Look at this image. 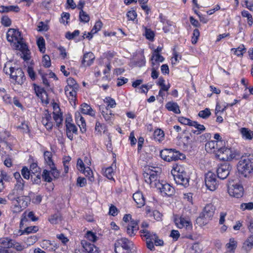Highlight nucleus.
Segmentation results:
<instances>
[{
	"mask_svg": "<svg viewBox=\"0 0 253 253\" xmlns=\"http://www.w3.org/2000/svg\"><path fill=\"white\" fill-rule=\"evenodd\" d=\"M3 71L18 84H22L25 81L26 78L21 68L12 67L10 62H7L5 64Z\"/></svg>",
	"mask_w": 253,
	"mask_h": 253,
	"instance_id": "nucleus-1",
	"label": "nucleus"
},
{
	"mask_svg": "<svg viewBox=\"0 0 253 253\" xmlns=\"http://www.w3.org/2000/svg\"><path fill=\"white\" fill-rule=\"evenodd\" d=\"M238 170L244 177H248L253 171V155L243 156L237 165Z\"/></svg>",
	"mask_w": 253,
	"mask_h": 253,
	"instance_id": "nucleus-2",
	"label": "nucleus"
},
{
	"mask_svg": "<svg viewBox=\"0 0 253 253\" xmlns=\"http://www.w3.org/2000/svg\"><path fill=\"white\" fill-rule=\"evenodd\" d=\"M171 174L176 184L185 187L189 186V176L181 166H176L171 170Z\"/></svg>",
	"mask_w": 253,
	"mask_h": 253,
	"instance_id": "nucleus-3",
	"label": "nucleus"
},
{
	"mask_svg": "<svg viewBox=\"0 0 253 253\" xmlns=\"http://www.w3.org/2000/svg\"><path fill=\"white\" fill-rule=\"evenodd\" d=\"M7 40L8 42L13 43L15 49L19 47L25 49L26 43L23 41L21 33L16 29H9L6 34Z\"/></svg>",
	"mask_w": 253,
	"mask_h": 253,
	"instance_id": "nucleus-4",
	"label": "nucleus"
},
{
	"mask_svg": "<svg viewBox=\"0 0 253 253\" xmlns=\"http://www.w3.org/2000/svg\"><path fill=\"white\" fill-rule=\"evenodd\" d=\"M114 246L116 253H130L133 244L127 238H122L115 242Z\"/></svg>",
	"mask_w": 253,
	"mask_h": 253,
	"instance_id": "nucleus-5",
	"label": "nucleus"
},
{
	"mask_svg": "<svg viewBox=\"0 0 253 253\" xmlns=\"http://www.w3.org/2000/svg\"><path fill=\"white\" fill-rule=\"evenodd\" d=\"M160 156L162 159L169 162L182 160L185 158L183 153L174 149H166L162 150Z\"/></svg>",
	"mask_w": 253,
	"mask_h": 253,
	"instance_id": "nucleus-6",
	"label": "nucleus"
},
{
	"mask_svg": "<svg viewBox=\"0 0 253 253\" xmlns=\"http://www.w3.org/2000/svg\"><path fill=\"white\" fill-rule=\"evenodd\" d=\"M44 158L46 163L51 169V174L55 179H58L60 176V171L56 168L52 160V153L49 151H45L44 152Z\"/></svg>",
	"mask_w": 253,
	"mask_h": 253,
	"instance_id": "nucleus-7",
	"label": "nucleus"
},
{
	"mask_svg": "<svg viewBox=\"0 0 253 253\" xmlns=\"http://www.w3.org/2000/svg\"><path fill=\"white\" fill-rule=\"evenodd\" d=\"M205 182L206 187L211 191H214L218 187L216 175L211 171L205 174Z\"/></svg>",
	"mask_w": 253,
	"mask_h": 253,
	"instance_id": "nucleus-8",
	"label": "nucleus"
},
{
	"mask_svg": "<svg viewBox=\"0 0 253 253\" xmlns=\"http://www.w3.org/2000/svg\"><path fill=\"white\" fill-rule=\"evenodd\" d=\"M141 237L145 238V239L153 240L154 241V244L156 246H162L164 245V241L160 239L158 235L154 232H152L147 229H141L140 231Z\"/></svg>",
	"mask_w": 253,
	"mask_h": 253,
	"instance_id": "nucleus-9",
	"label": "nucleus"
},
{
	"mask_svg": "<svg viewBox=\"0 0 253 253\" xmlns=\"http://www.w3.org/2000/svg\"><path fill=\"white\" fill-rule=\"evenodd\" d=\"M228 192L231 196L239 198L243 195L244 189L239 183H230L228 186Z\"/></svg>",
	"mask_w": 253,
	"mask_h": 253,
	"instance_id": "nucleus-10",
	"label": "nucleus"
},
{
	"mask_svg": "<svg viewBox=\"0 0 253 253\" xmlns=\"http://www.w3.org/2000/svg\"><path fill=\"white\" fill-rule=\"evenodd\" d=\"M215 210V208L212 204H207L202 212L200 214L199 216L197 218V220L198 221L202 219L211 220L214 215Z\"/></svg>",
	"mask_w": 253,
	"mask_h": 253,
	"instance_id": "nucleus-11",
	"label": "nucleus"
},
{
	"mask_svg": "<svg viewBox=\"0 0 253 253\" xmlns=\"http://www.w3.org/2000/svg\"><path fill=\"white\" fill-rule=\"evenodd\" d=\"M231 169V167L228 163L221 164L216 170L218 177L221 179H225L229 175Z\"/></svg>",
	"mask_w": 253,
	"mask_h": 253,
	"instance_id": "nucleus-12",
	"label": "nucleus"
},
{
	"mask_svg": "<svg viewBox=\"0 0 253 253\" xmlns=\"http://www.w3.org/2000/svg\"><path fill=\"white\" fill-rule=\"evenodd\" d=\"M99 110L105 121L110 125L113 124L114 115L112 113V111L106 107L105 105H100Z\"/></svg>",
	"mask_w": 253,
	"mask_h": 253,
	"instance_id": "nucleus-13",
	"label": "nucleus"
},
{
	"mask_svg": "<svg viewBox=\"0 0 253 253\" xmlns=\"http://www.w3.org/2000/svg\"><path fill=\"white\" fill-rule=\"evenodd\" d=\"M156 188L159 189L161 192L168 196H171L174 193V189L169 184H162L160 182H158L156 185Z\"/></svg>",
	"mask_w": 253,
	"mask_h": 253,
	"instance_id": "nucleus-14",
	"label": "nucleus"
},
{
	"mask_svg": "<svg viewBox=\"0 0 253 253\" xmlns=\"http://www.w3.org/2000/svg\"><path fill=\"white\" fill-rule=\"evenodd\" d=\"M66 134L69 139L71 140L74 139V134H77L78 128L73 124L66 121Z\"/></svg>",
	"mask_w": 253,
	"mask_h": 253,
	"instance_id": "nucleus-15",
	"label": "nucleus"
},
{
	"mask_svg": "<svg viewBox=\"0 0 253 253\" xmlns=\"http://www.w3.org/2000/svg\"><path fill=\"white\" fill-rule=\"evenodd\" d=\"M81 245L83 248L87 253H99V249L94 244L87 242L85 240L81 241Z\"/></svg>",
	"mask_w": 253,
	"mask_h": 253,
	"instance_id": "nucleus-16",
	"label": "nucleus"
},
{
	"mask_svg": "<svg viewBox=\"0 0 253 253\" xmlns=\"http://www.w3.org/2000/svg\"><path fill=\"white\" fill-rule=\"evenodd\" d=\"M139 227L137 221L131 220L126 227V233L130 237L133 236L138 230Z\"/></svg>",
	"mask_w": 253,
	"mask_h": 253,
	"instance_id": "nucleus-17",
	"label": "nucleus"
},
{
	"mask_svg": "<svg viewBox=\"0 0 253 253\" xmlns=\"http://www.w3.org/2000/svg\"><path fill=\"white\" fill-rule=\"evenodd\" d=\"M76 122L80 128V130L82 133L86 131V123L84 119L82 116L80 112H77L75 113Z\"/></svg>",
	"mask_w": 253,
	"mask_h": 253,
	"instance_id": "nucleus-18",
	"label": "nucleus"
},
{
	"mask_svg": "<svg viewBox=\"0 0 253 253\" xmlns=\"http://www.w3.org/2000/svg\"><path fill=\"white\" fill-rule=\"evenodd\" d=\"M147 176H148V179H146V182L150 184L152 186H155L158 184V172L155 171H151L149 173L147 172Z\"/></svg>",
	"mask_w": 253,
	"mask_h": 253,
	"instance_id": "nucleus-19",
	"label": "nucleus"
},
{
	"mask_svg": "<svg viewBox=\"0 0 253 253\" xmlns=\"http://www.w3.org/2000/svg\"><path fill=\"white\" fill-rule=\"evenodd\" d=\"M94 59L95 56L93 53L87 52L84 55L82 60V65L84 67L89 66L93 63Z\"/></svg>",
	"mask_w": 253,
	"mask_h": 253,
	"instance_id": "nucleus-20",
	"label": "nucleus"
},
{
	"mask_svg": "<svg viewBox=\"0 0 253 253\" xmlns=\"http://www.w3.org/2000/svg\"><path fill=\"white\" fill-rule=\"evenodd\" d=\"M177 226L179 228L186 227L187 229H191L192 228V225L190 220L188 218L184 217H180L179 221L176 223Z\"/></svg>",
	"mask_w": 253,
	"mask_h": 253,
	"instance_id": "nucleus-21",
	"label": "nucleus"
},
{
	"mask_svg": "<svg viewBox=\"0 0 253 253\" xmlns=\"http://www.w3.org/2000/svg\"><path fill=\"white\" fill-rule=\"evenodd\" d=\"M51 120V115L47 111H46L44 116L42 117V123L47 129H51L52 128L53 125Z\"/></svg>",
	"mask_w": 253,
	"mask_h": 253,
	"instance_id": "nucleus-22",
	"label": "nucleus"
},
{
	"mask_svg": "<svg viewBox=\"0 0 253 253\" xmlns=\"http://www.w3.org/2000/svg\"><path fill=\"white\" fill-rule=\"evenodd\" d=\"M133 199L138 205V207L141 208L145 204V199L141 192L137 191L133 195Z\"/></svg>",
	"mask_w": 253,
	"mask_h": 253,
	"instance_id": "nucleus-23",
	"label": "nucleus"
},
{
	"mask_svg": "<svg viewBox=\"0 0 253 253\" xmlns=\"http://www.w3.org/2000/svg\"><path fill=\"white\" fill-rule=\"evenodd\" d=\"M65 93L68 97L70 102L72 101L75 102L76 99L77 91L78 89H73L69 86H65Z\"/></svg>",
	"mask_w": 253,
	"mask_h": 253,
	"instance_id": "nucleus-24",
	"label": "nucleus"
},
{
	"mask_svg": "<svg viewBox=\"0 0 253 253\" xmlns=\"http://www.w3.org/2000/svg\"><path fill=\"white\" fill-rule=\"evenodd\" d=\"M219 159L224 161H228L233 159L235 156L229 148H225L223 155H219Z\"/></svg>",
	"mask_w": 253,
	"mask_h": 253,
	"instance_id": "nucleus-25",
	"label": "nucleus"
},
{
	"mask_svg": "<svg viewBox=\"0 0 253 253\" xmlns=\"http://www.w3.org/2000/svg\"><path fill=\"white\" fill-rule=\"evenodd\" d=\"M81 111L83 114L88 115L92 117L95 115V111L90 106L86 103H83L81 105Z\"/></svg>",
	"mask_w": 253,
	"mask_h": 253,
	"instance_id": "nucleus-26",
	"label": "nucleus"
},
{
	"mask_svg": "<svg viewBox=\"0 0 253 253\" xmlns=\"http://www.w3.org/2000/svg\"><path fill=\"white\" fill-rule=\"evenodd\" d=\"M166 108L169 111H172L175 114H180V110L177 103L169 101L166 104Z\"/></svg>",
	"mask_w": 253,
	"mask_h": 253,
	"instance_id": "nucleus-27",
	"label": "nucleus"
},
{
	"mask_svg": "<svg viewBox=\"0 0 253 253\" xmlns=\"http://www.w3.org/2000/svg\"><path fill=\"white\" fill-rule=\"evenodd\" d=\"M242 137L247 140H252L253 138V131L248 128L242 127L240 129Z\"/></svg>",
	"mask_w": 253,
	"mask_h": 253,
	"instance_id": "nucleus-28",
	"label": "nucleus"
},
{
	"mask_svg": "<svg viewBox=\"0 0 253 253\" xmlns=\"http://www.w3.org/2000/svg\"><path fill=\"white\" fill-rule=\"evenodd\" d=\"M217 149V142L216 141H209L205 145V149L209 153H215Z\"/></svg>",
	"mask_w": 253,
	"mask_h": 253,
	"instance_id": "nucleus-29",
	"label": "nucleus"
},
{
	"mask_svg": "<svg viewBox=\"0 0 253 253\" xmlns=\"http://www.w3.org/2000/svg\"><path fill=\"white\" fill-rule=\"evenodd\" d=\"M20 10L19 7L16 5H8V6H0V12L5 13L8 12L10 11H14L16 12H19Z\"/></svg>",
	"mask_w": 253,
	"mask_h": 253,
	"instance_id": "nucleus-30",
	"label": "nucleus"
},
{
	"mask_svg": "<svg viewBox=\"0 0 253 253\" xmlns=\"http://www.w3.org/2000/svg\"><path fill=\"white\" fill-rule=\"evenodd\" d=\"M237 246V242L234 238H230L229 239V242L226 245V248L227 250L226 253H234Z\"/></svg>",
	"mask_w": 253,
	"mask_h": 253,
	"instance_id": "nucleus-31",
	"label": "nucleus"
},
{
	"mask_svg": "<svg viewBox=\"0 0 253 253\" xmlns=\"http://www.w3.org/2000/svg\"><path fill=\"white\" fill-rule=\"evenodd\" d=\"M18 202L20 205V207L23 210L26 208L28 204L30 203L31 199L30 197L27 196H20L18 199H17Z\"/></svg>",
	"mask_w": 253,
	"mask_h": 253,
	"instance_id": "nucleus-32",
	"label": "nucleus"
},
{
	"mask_svg": "<svg viewBox=\"0 0 253 253\" xmlns=\"http://www.w3.org/2000/svg\"><path fill=\"white\" fill-rule=\"evenodd\" d=\"M39 230V227L37 226H28L26 227L24 230L19 229L18 230V233L20 234V235H22L25 233L29 234L30 233H34L37 232Z\"/></svg>",
	"mask_w": 253,
	"mask_h": 253,
	"instance_id": "nucleus-33",
	"label": "nucleus"
},
{
	"mask_svg": "<svg viewBox=\"0 0 253 253\" xmlns=\"http://www.w3.org/2000/svg\"><path fill=\"white\" fill-rule=\"evenodd\" d=\"M12 240L8 238H0V246L1 248L8 249L12 247Z\"/></svg>",
	"mask_w": 253,
	"mask_h": 253,
	"instance_id": "nucleus-34",
	"label": "nucleus"
},
{
	"mask_svg": "<svg viewBox=\"0 0 253 253\" xmlns=\"http://www.w3.org/2000/svg\"><path fill=\"white\" fill-rule=\"evenodd\" d=\"M42 176L45 181L49 183L51 182L53 179H55L51 174V169L50 170L44 169L42 171Z\"/></svg>",
	"mask_w": 253,
	"mask_h": 253,
	"instance_id": "nucleus-35",
	"label": "nucleus"
},
{
	"mask_svg": "<svg viewBox=\"0 0 253 253\" xmlns=\"http://www.w3.org/2000/svg\"><path fill=\"white\" fill-rule=\"evenodd\" d=\"M23 194L18 191L13 189L8 195L7 198L10 201H14V199H17Z\"/></svg>",
	"mask_w": 253,
	"mask_h": 253,
	"instance_id": "nucleus-36",
	"label": "nucleus"
},
{
	"mask_svg": "<svg viewBox=\"0 0 253 253\" xmlns=\"http://www.w3.org/2000/svg\"><path fill=\"white\" fill-rule=\"evenodd\" d=\"M231 50H234L235 54L238 56H242L246 51V48L243 44L241 45L238 47L232 48Z\"/></svg>",
	"mask_w": 253,
	"mask_h": 253,
	"instance_id": "nucleus-37",
	"label": "nucleus"
},
{
	"mask_svg": "<svg viewBox=\"0 0 253 253\" xmlns=\"http://www.w3.org/2000/svg\"><path fill=\"white\" fill-rule=\"evenodd\" d=\"M82 171L85 176L88 177V180L90 182L94 181V178L93 176V172L89 167H87V168H85L83 170H82Z\"/></svg>",
	"mask_w": 253,
	"mask_h": 253,
	"instance_id": "nucleus-38",
	"label": "nucleus"
},
{
	"mask_svg": "<svg viewBox=\"0 0 253 253\" xmlns=\"http://www.w3.org/2000/svg\"><path fill=\"white\" fill-rule=\"evenodd\" d=\"M37 43L40 51L42 53H44L45 51V41L43 38L42 37H40L37 41Z\"/></svg>",
	"mask_w": 253,
	"mask_h": 253,
	"instance_id": "nucleus-39",
	"label": "nucleus"
},
{
	"mask_svg": "<svg viewBox=\"0 0 253 253\" xmlns=\"http://www.w3.org/2000/svg\"><path fill=\"white\" fill-rule=\"evenodd\" d=\"M67 83L68 85L66 86L70 87L73 89H79V84L77 82L72 78H69L67 80Z\"/></svg>",
	"mask_w": 253,
	"mask_h": 253,
	"instance_id": "nucleus-40",
	"label": "nucleus"
},
{
	"mask_svg": "<svg viewBox=\"0 0 253 253\" xmlns=\"http://www.w3.org/2000/svg\"><path fill=\"white\" fill-rule=\"evenodd\" d=\"M102 171H103V174L109 179H113L114 171L112 167L105 169L104 170L102 169Z\"/></svg>",
	"mask_w": 253,
	"mask_h": 253,
	"instance_id": "nucleus-41",
	"label": "nucleus"
},
{
	"mask_svg": "<svg viewBox=\"0 0 253 253\" xmlns=\"http://www.w3.org/2000/svg\"><path fill=\"white\" fill-rule=\"evenodd\" d=\"M12 204V211L14 213H18L21 212L22 210L20 207V205L17 200V199H14V201H11Z\"/></svg>",
	"mask_w": 253,
	"mask_h": 253,
	"instance_id": "nucleus-42",
	"label": "nucleus"
},
{
	"mask_svg": "<svg viewBox=\"0 0 253 253\" xmlns=\"http://www.w3.org/2000/svg\"><path fill=\"white\" fill-rule=\"evenodd\" d=\"M4 149H5V151H4L5 154L6 151H10L11 148L5 140L0 138V152L2 151Z\"/></svg>",
	"mask_w": 253,
	"mask_h": 253,
	"instance_id": "nucleus-43",
	"label": "nucleus"
},
{
	"mask_svg": "<svg viewBox=\"0 0 253 253\" xmlns=\"http://www.w3.org/2000/svg\"><path fill=\"white\" fill-rule=\"evenodd\" d=\"M79 17L80 21L84 23L89 22L90 20V17L88 14L84 12L83 9H82L80 12Z\"/></svg>",
	"mask_w": 253,
	"mask_h": 253,
	"instance_id": "nucleus-44",
	"label": "nucleus"
},
{
	"mask_svg": "<svg viewBox=\"0 0 253 253\" xmlns=\"http://www.w3.org/2000/svg\"><path fill=\"white\" fill-rule=\"evenodd\" d=\"M24 187V181L23 179H20V181H16V183L15 184L13 189L23 194Z\"/></svg>",
	"mask_w": 253,
	"mask_h": 253,
	"instance_id": "nucleus-45",
	"label": "nucleus"
},
{
	"mask_svg": "<svg viewBox=\"0 0 253 253\" xmlns=\"http://www.w3.org/2000/svg\"><path fill=\"white\" fill-rule=\"evenodd\" d=\"M202 249L198 243H194L189 249V253H200Z\"/></svg>",
	"mask_w": 253,
	"mask_h": 253,
	"instance_id": "nucleus-46",
	"label": "nucleus"
},
{
	"mask_svg": "<svg viewBox=\"0 0 253 253\" xmlns=\"http://www.w3.org/2000/svg\"><path fill=\"white\" fill-rule=\"evenodd\" d=\"M16 49L22 51L23 54L22 58L25 61L28 60L30 59V52L29 50L28 49L27 45L26 44L25 49H22L19 47Z\"/></svg>",
	"mask_w": 253,
	"mask_h": 253,
	"instance_id": "nucleus-47",
	"label": "nucleus"
},
{
	"mask_svg": "<svg viewBox=\"0 0 253 253\" xmlns=\"http://www.w3.org/2000/svg\"><path fill=\"white\" fill-rule=\"evenodd\" d=\"M211 115L210 109L206 108L204 110L200 111L198 113V116L204 119L208 118Z\"/></svg>",
	"mask_w": 253,
	"mask_h": 253,
	"instance_id": "nucleus-48",
	"label": "nucleus"
},
{
	"mask_svg": "<svg viewBox=\"0 0 253 253\" xmlns=\"http://www.w3.org/2000/svg\"><path fill=\"white\" fill-rule=\"evenodd\" d=\"M145 35L147 39L150 41H153L155 34L151 29L145 27Z\"/></svg>",
	"mask_w": 253,
	"mask_h": 253,
	"instance_id": "nucleus-49",
	"label": "nucleus"
},
{
	"mask_svg": "<svg viewBox=\"0 0 253 253\" xmlns=\"http://www.w3.org/2000/svg\"><path fill=\"white\" fill-rule=\"evenodd\" d=\"M152 73H151V77L156 79L158 78L159 76V73L156 71V69H158L159 64H156L155 62H152Z\"/></svg>",
	"mask_w": 253,
	"mask_h": 253,
	"instance_id": "nucleus-50",
	"label": "nucleus"
},
{
	"mask_svg": "<svg viewBox=\"0 0 253 253\" xmlns=\"http://www.w3.org/2000/svg\"><path fill=\"white\" fill-rule=\"evenodd\" d=\"M151 60L152 62H155L156 64L159 62H162L164 60V58L159 54H153Z\"/></svg>",
	"mask_w": 253,
	"mask_h": 253,
	"instance_id": "nucleus-51",
	"label": "nucleus"
},
{
	"mask_svg": "<svg viewBox=\"0 0 253 253\" xmlns=\"http://www.w3.org/2000/svg\"><path fill=\"white\" fill-rule=\"evenodd\" d=\"M154 138L158 141H160L164 137V131L161 129H157L154 132Z\"/></svg>",
	"mask_w": 253,
	"mask_h": 253,
	"instance_id": "nucleus-52",
	"label": "nucleus"
},
{
	"mask_svg": "<svg viewBox=\"0 0 253 253\" xmlns=\"http://www.w3.org/2000/svg\"><path fill=\"white\" fill-rule=\"evenodd\" d=\"M104 101L107 104V106L106 107L108 108H114L116 105L115 100L110 97H106Z\"/></svg>",
	"mask_w": 253,
	"mask_h": 253,
	"instance_id": "nucleus-53",
	"label": "nucleus"
},
{
	"mask_svg": "<svg viewBox=\"0 0 253 253\" xmlns=\"http://www.w3.org/2000/svg\"><path fill=\"white\" fill-rule=\"evenodd\" d=\"M1 23L5 27H9L11 24V20L7 16H3L1 17Z\"/></svg>",
	"mask_w": 253,
	"mask_h": 253,
	"instance_id": "nucleus-54",
	"label": "nucleus"
},
{
	"mask_svg": "<svg viewBox=\"0 0 253 253\" xmlns=\"http://www.w3.org/2000/svg\"><path fill=\"white\" fill-rule=\"evenodd\" d=\"M80 31L78 30L74 31L73 33L68 32L66 33L65 37L68 40H72L75 37L79 35Z\"/></svg>",
	"mask_w": 253,
	"mask_h": 253,
	"instance_id": "nucleus-55",
	"label": "nucleus"
},
{
	"mask_svg": "<svg viewBox=\"0 0 253 253\" xmlns=\"http://www.w3.org/2000/svg\"><path fill=\"white\" fill-rule=\"evenodd\" d=\"M42 62L43 65L45 67H46V68L49 67L51 65V61H50V59L49 56L47 55H44L43 56Z\"/></svg>",
	"mask_w": 253,
	"mask_h": 253,
	"instance_id": "nucleus-56",
	"label": "nucleus"
},
{
	"mask_svg": "<svg viewBox=\"0 0 253 253\" xmlns=\"http://www.w3.org/2000/svg\"><path fill=\"white\" fill-rule=\"evenodd\" d=\"M38 241V238L36 235H33L28 237L27 238L26 241V243L28 246H31L33 245L35 243H36Z\"/></svg>",
	"mask_w": 253,
	"mask_h": 253,
	"instance_id": "nucleus-57",
	"label": "nucleus"
},
{
	"mask_svg": "<svg viewBox=\"0 0 253 253\" xmlns=\"http://www.w3.org/2000/svg\"><path fill=\"white\" fill-rule=\"evenodd\" d=\"M103 24L100 20L97 21L92 29V33H96L102 28Z\"/></svg>",
	"mask_w": 253,
	"mask_h": 253,
	"instance_id": "nucleus-58",
	"label": "nucleus"
},
{
	"mask_svg": "<svg viewBox=\"0 0 253 253\" xmlns=\"http://www.w3.org/2000/svg\"><path fill=\"white\" fill-rule=\"evenodd\" d=\"M15 249L17 251H21L24 249V247L22 246L21 244L16 242L14 241H12V247Z\"/></svg>",
	"mask_w": 253,
	"mask_h": 253,
	"instance_id": "nucleus-59",
	"label": "nucleus"
},
{
	"mask_svg": "<svg viewBox=\"0 0 253 253\" xmlns=\"http://www.w3.org/2000/svg\"><path fill=\"white\" fill-rule=\"evenodd\" d=\"M86 238L90 241L95 242L97 240V237L93 232L88 231L86 234Z\"/></svg>",
	"mask_w": 253,
	"mask_h": 253,
	"instance_id": "nucleus-60",
	"label": "nucleus"
},
{
	"mask_svg": "<svg viewBox=\"0 0 253 253\" xmlns=\"http://www.w3.org/2000/svg\"><path fill=\"white\" fill-rule=\"evenodd\" d=\"M21 174L23 177L26 179H29L30 178V172L28 169L24 167L21 170Z\"/></svg>",
	"mask_w": 253,
	"mask_h": 253,
	"instance_id": "nucleus-61",
	"label": "nucleus"
},
{
	"mask_svg": "<svg viewBox=\"0 0 253 253\" xmlns=\"http://www.w3.org/2000/svg\"><path fill=\"white\" fill-rule=\"evenodd\" d=\"M53 119L56 123L57 126H59L62 123L63 121L62 117L61 115L53 113Z\"/></svg>",
	"mask_w": 253,
	"mask_h": 253,
	"instance_id": "nucleus-62",
	"label": "nucleus"
},
{
	"mask_svg": "<svg viewBox=\"0 0 253 253\" xmlns=\"http://www.w3.org/2000/svg\"><path fill=\"white\" fill-rule=\"evenodd\" d=\"M240 207L244 211L246 210H251L253 209V203H243L241 205Z\"/></svg>",
	"mask_w": 253,
	"mask_h": 253,
	"instance_id": "nucleus-63",
	"label": "nucleus"
},
{
	"mask_svg": "<svg viewBox=\"0 0 253 253\" xmlns=\"http://www.w3.org/2000/svg\"><path fill=\"white\" fill-rule=\"evenodd\" d=\"M48 220L51 223L56 224L60 220V218L58 214H55L51 215Z\"/></svg>",
	"mask_w": 253,
	"mask_h": 253,
	"instance_id": "nucleus-64",
	"label": "nucleus"
}]
</instances>
